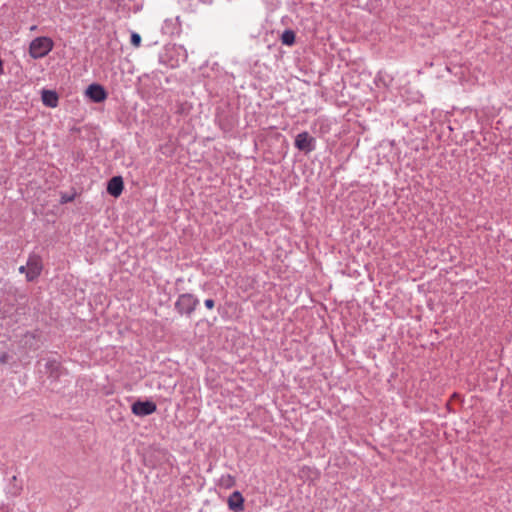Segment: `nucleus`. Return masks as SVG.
I'll return each instance as SVG.
<instances>
[{"label":"nucleus","instance_id":"7","mask_svg":"<svg viewBox=\"0 0 512 512\" xmlns=\"http://www.w3.org/2000/svg\"><path fill=\"white\" fill-rule=\"evenodd\" d=\"M227 504L232 512H242L244 510V498L239 491H234L229 496Z\"/></svg>","mask_w":512,"mask_h":512},{"label":"nucleus","instance_id":"3","mask_svg":"<svg viewBox=\"0 0 512 512\" xmlns=\"http://www.w3.org/2000/svg\"><path fill=\"white\" fill-rule=\"evenodd\" d=\"M26 265H27L26 279H27V281L32 282V281L36 280L42 272V269H43L42 259L39 255L32 254L28 257Z\"/></svg>","mask_w":512,"mask_h":512},{"label":"nucleus","instance_id":"12","mask_svg":"<svg viewBox=\"0 0 512 512\" xmlns=\"http://www.w3.org/2000/svg\"><path fill=\"white\" fill-rule=\"evenodd\" d=\"M131 44L134 47H137V48L141 45V36L138 33L132 32V34H131Z\"/></svg>","mask_w":512,"mask_h":512},{"label":"nucleus","instance_id":"8","mask_svg":"<svg viewBox=\"0 0 512 512\" xmlns=\"http://www.w3.org/2000/svg\"><path fill=\"white\" fill-rule=\"evenodd\" d=\"M124 189V183L121 176L112 177L107 184V192L113 197H119Z\"/></svg>","mask_w":512,"mask_h":512},{"label":"nucleus","instance_id":"2","mask_svg":"<svg viewBox=\"0 0 512 512\" xmlns=\"http://www.w3.org/2000/svg\"><path fill=\"white\" fill-rule=\"evenodd\" d=\"M199 300L190 293L181 294L175 302V309L180 314L190 316L196 309Z\"/></svg>","mask_w":512,"mask_h":512},{"label":"nucleus","instance_id":"6","mask_svg":"<svg viewBox=\"0 0 512 512\" xmlns=\"http://www.w3.org/2000/svg\"><path fill=\"white\" fill-rule=\"evenodd\" d=\"M86 96L94 103H101L107 98V92L100 84L93 83L85 91Z\"/></svg>","mask_w":512,"mask_h":512},{"label":"nucleus","instance_id":"16","mask_svg":"<svg viewBox=\"0 0 512 512\" xmlns=\"http://www.w3.org/2000/svg\"><path fill=\"white\" fill-rule=\"evenodd\" d=\"M2 69V61L0 60V70Z\"/></svg>","mask_w":512,"mask_h":512},{"label":"nucleus","instance_id":"10","mask_svg":"<svg viewBox=\"0 0 512 512\" xmlns=\"http://www.w3.org/2000/svg\"><path fill=\"white\" fill-rule=\"evenodd\" d=\"M217 485L223 489H230L235 485V478L230 474H223L217 480Z\"/></svg>","mask_w":512,"mask_h":512},{"label":"nucleus","instance_id":"4","mask_svg":"<svg viewBox=\"0 0 512 512\" xmlns=\"http://www.w3.org/2000/svg\"><path fill=\"white\" fill-rule=\"evenodd\" d=\"M315 138L304 131L299 133L295 138V147L305 153H310L315 149Z\"/></svg>","mask_w":512,"mask_h":512},{"label":"nucleus","instance_id":"1","mask_svg":"<svg viewBox=\"0 0 512 512\" xmlns=\"http://www.w3.org/2000/svg\"><path fill=\"white\" fill-rule=\"evenodd\" d=\"M53 41L49 37H37L31 41L29 54L33 59L45 57L53 49Z\"/></svg>","mask_w":512,"mask_h":512},{"label":"nucleus","instance_id":"11","mask_svg":"<svg viewBox=\"0 0 512 512\" xmlns=\"http://www.w3.org/2000/svg\"><path fill=\"white\" fill-rule=\"evenodd\" d=\"M295 37L294 31L290 29L285 30L281 35V42L284 45L291 46L295 43Z\"/></svg>","mask_w":512,"mask_h":512},{"label":"nucleus","instance_id":"5","mask_svg":"<svg viewBox=\"0 0 512 512\" xmlns=\"http://www.w3.org/2000/svg\"><path fill=\"white\" fill-rule=\"evenodd\" d=\"M157 409V406L152 401H136L132 404V413L136 416L144 417L151 415Z\"/></svg>","mask_w":512,"mask_h":512},{"label":"nucleus","instance_id":"14","mask_svg":"<svg viewBox=\"0 0 512 512\" xmlns=\"http://www.w3.org/2000/svg\"><path fill=\"white\" fill-rule=\"evenodd\" d=\"M18 270H19L20 273H22V274L25 273L26 274L27 265L20 266Z\"/></svg>","mask_w":512,"mask_h":512},{"label":"nucleus","instance_id":"13","mask_svg":"<svg viewBox=\"0 0 512 512\" xmlns=\"http://www.w3.org/2000/svg\"><path fill=\"white\" fill-rule=\"evenodd\" d=\"M205 306L208 308V309H212L215 305V302L213 299H206L205 302H204Z\"/></svg>","mask_w":512,"mask_h":512},{"label":"nucleus","instance_id":"15","mask_svg":"<svg viewBox=\"0 0 512 512\" xmlns=\"http://www.w3.org/2000/svg\"><path fill=\"white\" fill-rule=\"evenodd\" d=\"M199 1L204 4H211L213 0H199Z\"/></svg>","mask_w":512,"mask_h":512},{"label":"nucleus","instance_id":"9","mask_svg":"<svg viewBox=\"0 0 512 512\" xmlns=\"http://www.w3.org/2000/svg\"><path fill=\"white\" fill-rule=\"evenodd\" d=\"M42 102L45 106L55 108L58 105V95L52 90H43L41 95Z\"/></svg>","mask_w":512,"mask_h":512}]
</instances>
